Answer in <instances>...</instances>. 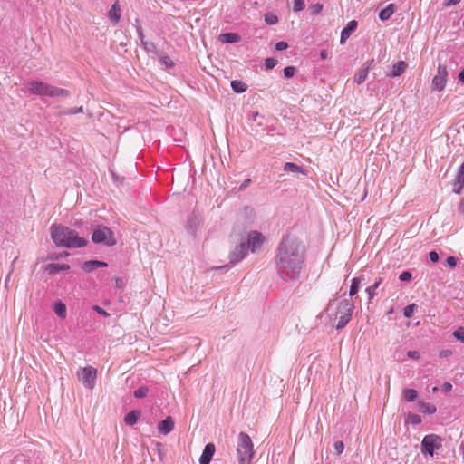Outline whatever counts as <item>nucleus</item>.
Wrapping results in <instances>:
<instances>
[{"mask_svg": "<svg viewBox=\"0 0 464 464\" xmlns=\"http://www.w3.org/2000/svg\"><path fill=\"white\" fill-rule=\"evenodd\" d=\"M140 417L139 411H131L125 415L124 421L127 425H134Z\"/></svg>", "mask_w": 464, "mask_h": 464, "instance_id": "393cba45", "label": "nucleus"}, {"mask_svg": "<svg viewBox=\"0 0 464 464\" xmlns=\"http://www.w3.org/2000/svg\"><path fill=\"white\" fill-rule=\"evenodd\" d=\"M446 265L450 268H454L457 266V259L454 256H449L446 259Z\"/></svg>", "mask_w": 464, "mask_h": 464, "instance_id": "a18cd8bd", "label": "nucleus"}, {"mask_svg": "<svg viewBox=\"0 0 464 464\" xmlns=\"http://www.w3.org/2000/svg\"><path fill=\"white\" fill-rule=\"evenodd\" d=\"M77 376L85 388L92 390L96 383L97 370L92 366L81 367L77 371Z\"/></svg>", "mask_w": 464, "mask_h": 464, "instance_id": "0eeeda50", "label": "nucleus"}, {"mask_svg": "<svg viewBox=\"0 0 464 464\" xmlns=\"http://www.w3.org/2000/svg\"><path fill=\"white\" fill-rule=\"evenodd\" d=\"M459 210L462 215H464V197L459 204Z\"/></svg>", "mask_w": 464, "mask_h": 464, "instance_id": "bf43d9fd", "label": "nucleus"}, {"mask_svg": "<svg viewBox=\"0 0 464 464\" xmlns=\"http://www.w3.org/2000/svg\"><path fill=\"white\" fill-rule=\"evenodd\" d=\"M148 392H149L148 387L141 386L134 392V397L138 398V399H141V398L146 397L148 395Z\"/></svg>", "mask_w": 464, "mask_h": 464, "instance_id": "f704fd0d", "label": "nucleus"}, {"mask_svg": "<svg viewBox=\"0 0 464 464\" xmlns=\"http://www.w3.org/2000/svg\"><path fill=\"white\" fill-rule=\"evenodd\" d=\"M10 276H11V273L7 276V278L5 279V284H7V282H9Z\"/></svg>", "mask_w": 464, "mask_h": 464, "instance_id": "0e129e2a", "label": "nucleus"}, {"mask_svg": "<svg viewBox=\"0 0 464 464\" xmlns=\"http://www.w3.org/2000/svg\"><path fill=\"white\" fill-rule=\"evenodd\" d=\"M320 57H321V59H322V60H325V59H327V57H328V53H327V51H326V50H322V51L320 52Z\"/></svg>", "mask_w": 464, "mask_h": 464, "instance_id": "4d7b16f0", "label": "nucleus"}, {"mask_svg": "<svg viewBox=\"0 0 464 464\" xmlns=\"http://www.w3.org/2000/svg\"><path fill=\"white\" fill-rule=\"evenodd\" d=\"M70 266L66 264L52 263L47 265L45 270L49 275H55L63 271H68Z\"/></svg>", "mask_w": 464, "mask_h": 464, "instance_id": "dca6fc26", "label": "nucleus"}, {"mask_svg": "<svg viewBox=\"0 0 464 464\" xmlns=\"http://www.w3.org/2000/svg\"><path fill=\"white\" fill-rule=\"evenodd\" d=\"M412 276H411V273L409 272V271H404L402 272L400 276H399V279L401 281H410L411 279Z\"/></svg>", "mask_w": 464, "mask_h": 464, "instance_id": "79ce46f5", "label": "nucleus"}, {"mask_svg": "<svg viewBox=\"0 0 464 464\" xmlns=\"http://www.w3.org/2000/svg\"><path fill=\"white\" fill-rule=\"evenodd\" d=\"M82 112H83L82 106L75 108V109H70L67 111H65L64 114L73 115V114L82 113Z\"/></svg>", "mask_w": 464, "mask_h": 464, "instance_id": "c03bdc74", "label": "nucleus"}, {"mask_svg": "<svg viewBox=\"0 0 464 464\" xmlns=\"http://www.w3.org/2000/svg\"><path fill=\"white\" fill-rule=\"evenodd\" d=\"M334 446L335 451L338 454H342L343 452V450H344V444L343 443V441H336Z\"/></svg>", "mask_w": 464, "mask_h": 464, "instance_id": "37998d69", "label": "nucleus"}, {"mask_svg": "<svg viewBox=\"0 0 464 464\" xmlns=\"http://www.w3.org/2000/svg\"><path fill=\"white\" fill-rule=\"evenodd\" d=\"M109 18L114 24H117L121 20V8L119 2L116 1L109 11Z\"/></svg>", "mask_w": 464, "mask_h": 464, "instance_id": "f3484780", "label": "nucleus"}, {"mask_svg": "<svg viewBox=\"0 0 464 464\" xmlns=\"http://www.w3.org/2000/svg\"><path fill=\"white\" fill-rule=\"evenodd\" d=\"M215 453V445L208 443L199 458V464H209Z\"/></svg>", "mask_w": 464, "mask_h": 464, "instance_id": "4468645a", "label": "nucleus"}, {"mask_svg": "<svg viewBox=\"0 0 464 464\" xmlns=\"http://www.w3.org/2000/svg\"><path fill=\"white\" fill-rule=\"evenodd\" d=\"M16 260H17V257H14V260L13 261V263H14ZM12 266H14V264H12Z\"/></svg>", "mask_w": 464, "mask_h": 464, "instance_id": "338daca9", "label": "nucleus"}, {"mask_svg": "<svg viewBox=\"0 0 464 464\" xmlns=\"http://www.w3.org/2000/svg\"><path fill=\"white\" fill-rule=\"evenodd\" d=\"M51 237L57 246L66 248H80L88 244V240L79 237L78 233L63 225H52Z\"/></svg>", "mask_w": 464, "mask_h": 464, "instance_id": "f03ea898", "label": "nucleus"}, {"mask_svg": "<svg viewBox=\"0 0 464 464\" xmlns=\"http://www.w3.org/2000/svg\"><path fill=\"white\" fill-rule=\"evenodd\" d=\"M448 78L447 67L444 64H439L437 74L432 79V90L442 91L445 88Z\"/></svg>", "mask_w": 464, "mask_h": 464, "instance_id": "1a4fd4ad", "label": "nucleus"}, {"mask_svg": "<svg viewBox=\"0 0 464 464\" xmlns=\"http://www.w3.org/2000/svg\"><path fill=\"white\" fill-rule=\"evenodd\" d=\"M454 181L459 184V187H464V162L459 166Z\"/></svg>", "mask_w": 464, "mask_h": 464, "instance_id": "c756f323", "label": "nucleus"}, {"mask_svg": "<svg viewBox=\"0 0 464 464\" xmlns=\"http://www.w3.org/2000/svg\"><path fill=\"white\" fill-rule=\"evenodd\" d=\"M417 309V305L415 304H411L404 307L403 315L405 318H411Z\"/></svg>", "mask_w": 464, "mask_h": 464, "instance_id": "2f4dec72", "label": "nucleus"}, {"mask_svg": "<svg viewBox=\"0 0 464 464\" xmlns=\"http://www.w3.org/2000/svg\"><path fill=\"white\" fill-rule=\"evenodd\" d=\"M443 389L445 392H450L452 389V385L450 382H446L443 385Z\"/></svg>", "mask_w": 464, "mask_h": 464, "instance_id": "13d9d810", "label": "nucleus"}, {"mask_svg": "<svg viewBox=\"0 0 464 464\" xmlns=\"http://www.w3.org/2000/svg\"><path fill=\"white\" fill-rule=\"evenodd\" d=\"M463 26H464V20H463Z\"/></svg>", "mask_w": 464, "mask_h": 464, "instance_id": "774afa93", "label": "nucleus"}, {"mask_svg": "<svg viewBox=\"0 0 464 464\" xmlns=\"http://www.w3.org/2000/svg\"><path fill=\"white\" fill-rule=\"evenodd\" d=\"M396 6L394 4L388 5L384 9L379 13V18L381 21H387L395 13Z\"/></svg>", "mask_w": 464, "mask_h": 464, "instance_id": "6ab92c4d", "label": "nucleus"}, {"mask_svg": "<svg viewBox=\"0 0 464 464\" xmlns=\"http://www.w3.org/2000/svg\"><path fill=\"white\" fill-rule=\"evenodd\" d=\"M382 277H378L375 282L368 286L366 289H365V292L367 293L368 295V299L369 301L371 302L373 297L376 295V290L377 288L380 286V285L382 284Z\"/></svg>", "mask_w": 464, "mask_h": 464, "instance_id": "b1692460", "label": "nucleus"}, {"mask_svg": "<svg viewBox=\"0 0 464 464\" xmlns=\"http://www.w3.org/2000/svg\"><path fill=\"white\" fill-rule=\"evenodd\" d=\"M305 6L304 0H294L293 2V11L294 12H300L302 11Z\"/></svg>", "mask_w": 464, "mask_h": 464, "instance_id": "c9c22d12", "label": "nucleus"}, {"mask_svg": "<svg viewBox=\"0 0 464 464\" xmlns=\"http://www.w3.org/2000/svg\"><path fill=\"white\" fill-rule=\"evenodd\" d=\"M247 254L246 243H240L229 255V261L232 265L240 262Z\"/></svg>", "mask_w": 464, "mask_h": 464, "instance_id": "9b49d317", "label": "nucleus"}, {"mask_svg": "<svg viewBox=\"0 0 464 464\" xmlns=\"http://www.w3.org/2000/svg\"><path fill=\"white\" fill-rule=\"evenodd\" d=\"M249 182H250V179L246 180L244 187H246L247 185V183H249Z\"/></svg>", "mask_w": 464, "mask_h": 464, "instance_id": "69168bd1", "label": "nucleus"}, {"mask_svg": "<svg viewBox=\"0 0 464 464\" xmlns=\"http://www.w3.org/2000/svg\"><path fill=\"white\" fill-rule=\"evenodd\" d=\"M452 354V352L450 350H443L440 353V357H448Z\"/></svg>", "mask_w": 464, "mask_h": 464, "instance_id": "864d4df0", "label": "nucleus"}, {"mask_svg": "<svg viewBox=\"0 0 464 464\" xmlns=\"http://www.w3.org/2000/svg\"><path fill=\"white\" fill-rule=\"evenodd\" d=\"M406 420L413 425H417L421 422V417L415 413H409Z\"/></svg>", "mask_w": 464, "mask_h": 464, "instance_id": "72a5a7b5", "label": "nucleus"}, {"mask_svg": "<svg viewBox=\"0 0 464 464\" xmlns=\"http://www.w3.org/2000/svg\"><path fill=\"white\" fill-rule=\"evenodd\" d=\"M136 31H137V34H138L139 39L140 38H144V34H143L141 26L138 25L136 27Z\"/></svg>", "mask_w": 464, "mask_h": 464, "instance_id": "5fc2aeb1", "label": "nucleus"}, {"mask_svg": "<svg viewBox=\"0 0 464 464\" xmlns=\"http://www.w3.org/2000/svg\"><path fill=\"white\" fill-rule=\"evenodd\" d=\"M364 281L363 276L353 277L351 282L349 295L354 296L357 295L361 284Z\"/></svg>", "mask_w": 464, "mask_h": 464, "instance_id": "5701e85b", "label": "nucleus"}, {"mask_svg": "<svg viewBox=\"0 0 464 464\" xmlns=\"http://www.w3.org/2000/svg\"><path fill=\"white\" fill-rule=\"evenodd\" d=\"M284 170L289 171V172H299L302 174H306L302 167H300L299 165L293 163V162H286L284 165Z\"/></svg>", "mask_w": 464, "mask_h": 464, "instance_id": "c85d7f7f", "label": "nucleus"}, {"mask_svg": "<svg viewBox=\"0 0 464 464\" xmlns=\"http://www.w3.org/2000/svg\"><path fill=\"white\" fill-rule=\"evenodd\" d=\"M464 187H459V184H456L454 182V188H453V192L456 193V194H460L462 189H463Z\"/></svg>", "mask_w": 464, "mask_h": 464, "instance_id": "603ef678", "label": "nucleus"}, {"mask_svg": "<svg viewBox=\"0 0 464 464\" xmlns=\"http://www.w3.org/2000/svg\"><path fill=\"white\" fill-rule=\"evenodd\" d=\"M306 256L304 244L294 235H285L279 242L275 256L276 273L285 282L300 277Z\"/></svg>", "mask_w": 464, "mask_h": 464, "instance_id": "f257e3e1", "label": "nucleus"}, {"mask_svg": "<svg viewBox=\"0 0 464 464\" xmlns=\"http://www.w3.org/2000/svg\"><path fill=\"white\" fill-rule=\"evenodd\" d=\"M323 7H324V5L322 4L317 3V4L311 5L309 9H310L311 14L315 15V14H319L322 12Z\"/></svg>", "mask_w": 464, "mask_h": 464, "instance_id": "e433bc0d", "label": "nucleus"}, {"mask_svg": "<svg viewBox=\"0 0 464 464\" xmlns=\"http://www.w3.org/2000/svg\"><path fill=\"white\" fill-rule=\"evenodd\" d=\"M403 398L408 402H413L418 398V392L414 389H406L403 391Z\"/></svg>", "mask_w": 464, "mask_h": 464, "instance_id": "bb28decb", "label": "nucleus"}, {"mask_svg": "<svg viewBox=\"0 0 464 464\" xmlns=\"http://www.w3.org/2000/svg\"><path fill=\"white\" fill-rule=\"evenodd\" d=\"M295 73V68L294 66H287L284 69V76L285 78H291Z\"/></svg>", "mask_w": 464, "mask_h": 464, "instance_id": "58836bf2", "label": "nucleus"}, {"mask_svg": "<svg viewBox=\"0 0 464 464\" xmlns=\"http://www.w3.org/2000/svg\"><path fill=\"white\" fill-rule=\"evenodd\" d=\"M460 2V0H445L444 6H451L456 5Z\"/></svg>", "mask_w": 464, "mask_h": 464, "instance_id": "3c124183", "label": "nucleus"}, {"mask_svg": "<svg viewBox=\"0 0 464 464\" xmlns=\"http://www.w3.org/2000/svg\"><path fill=\"white\" fill-rule=\"evenodd\" d=\"M231 88L237 93H242L246 91L247 85L242 81H232Z\"/></svg>", "mask_w": 464, "mask_h": 464, "instance_id": "cd10ccee", "label": "nucleus"}, {"mask_svg": "<svg viewBox=\"0 0 464 464\" xmlns=\"http://www.w3.org/2000/svg\"><path fill=\"white\" fill-rule=\"evenodd\" d=\"M241 37L237 33H224L219 35V41L224 44L238 43Z\"/></svg>", "mask_w": 464, "mask_h": 464, "instance_id": "a211bd4d", "label": "nucleus"}, {"mask_svg": "<svg viewBox=\"0 0 464 464\" xmlns=\"http://www.w3.org/2000/svg\"><path fill=\"white\" fill-rule=\"evenodd\" d=\"M174 420L171 417H167L165 420L160 422L159 430L161 434L167 435L174 429Z\"/></svg>", "mask_w": 464, "mask_h": 464, "instance_id": "2eb2a0df", "label": "nucleus"}, {"mask_svg": "<svg viewBox=\"0 0 464 464\" xmlns=\"http://www.w3.org/2000/svg\"><path fill=\"white\" fill-rule=\"evenodd\" d=\"M257 116H258V113H257V112L254 113V114H253V116H252V117H253V120H256V118Z\"/></svg>", "mask_w": 464, "mask_h": 464, "instance_id": "680f3d73", "label": "nucleus"}, {"mask_svg": "<svg viewBox=\"0 0 464 464\" xmlns=\"http://www.w3.org/2000/svg\"><path fill=\"white\" fill-rule=\"evenodd\" d=\"M92 240L95 244H104L108 246L116 245L114 233L111 228L105 226H97L92 235Z\"/></svg>", "mask_w": 464, "mask_h": 464, "instance_id": "39448f33", "label": "nucleus"}, {"mask_svg": "<svg viewBox=\"0 0 464 464\" xmlns=\"http://www.w3.org/2000/svg\"><path fill=\"white\" fill-rule=\"evenodd\" d=\"M140 43H141V44H142V45H143V42H147V41L145 40V37H144V38H140Z\"/></svg>", "mask_w": 464, "mask_h": 464, "instance_id": "e2e57ef3", "label": "nucleus"}, {"mask_svg": "<svg viewBox=\"0 0 464 464\" xmlns=\"http://www.w3.org/2000/svg\"><path fill=\"white\" fill-rule=\"evenodd\" d=\"M459 82L464 83V69L458 75Z\"/></svg>", "mask_w": 464, "mask_h": 464, "instance_id": "6e6d98bb", "label": "nucleus"}, {"mask_svg": "<svg viewBox=\"0 0 464 464\" xmlns=\"http://www.w3.org/2000/svg\"><path fill=\"white\" fill-rule=\"evenodd\" d=\"M53 312L61 319L66 318V315H67L66 305L63 302L59 301L56 304H54Z\"/></svg>", "mask_w": 464, "mask_h": 464, "instance_id": "a878e982", "label": "nucleus"}, {"mask_svg": "<svg viewBox=\"0 0 464 464\" xmlns=\"http://www.w3.org/2000/svg\"><path fill=\"white\" fill-rule=\"evenodd\" d=\"M407 67H408V65L404 61H400V62L396 63L395 64H393L390 75L392 77H398V76L401 75L406 71Z\"/></svg>", "mask_w": 464, "mask_h": 464, "instance_id": "aec40b11", "label": "nucleus"}, {"mask_svg": "<svg viewBox=\"0 0 464 464\" xmlns=\"http://www.w3.org/2000/svg\"><path fill=\"white\" fill-rule=\"evenodd\" d=\"M142 46L147 52H155L156 51V46L152 42H150V41L143 42Z\"/></svg>", "mask_w": 464, "mask_h": 464, "instance_id": "a19ab883", "label": "nucleus"}, {"mask_svg": "<svg viewBox=\"0 0 464 464\" xmlns=\"http://www.w3.org/2000/svg\"><path fill=\"white\" fill-rule=\"evenodd\" d=\"M121 279L117 278V279H116V285H117V286H120V285H121Z\"/></svg>", "mask_w": 464, "mask_h": 464, "instance_id": "052dcab7", "label": "nucleus"}, {"mask_svg": "<svg viewBox=\"0 0 464 464\" xmlns=\"http://www.w3.org/2000/svg\"><path fill=\"white\" fill-rule=\"evenodd\" d=\"M358 23L355 20L348 22L346 26L342 30L340 36V44H344L351 34L357 29Z\"/></svg>", "mask_w": 464, "mask_h": 464, "instance_id": "f8f14e48", "label": "nucleus"}, {"mask_svg": "<svg viewBox=\"0 0 464 464\" xmlns=\"http://www.w3.org/2000/svg\"><path fill=\"white\" fill-rule=\"evenodd\" d=\"M264 18L265 22L269 25H274L278 23V17L272 13L266 14Z\"/></svg>", "mask_w": 464, "mask_h": 464, "instance_id": "473e14b6", "label": "nucleus"}, {"mask_svg": "<svg viewBox=\"0 0 464 464\" xmlns=\"http://www.w3.org/2000/svg\"><path fill=\"white\" fill-rule=\"evenodd\" d=\"M430 260L433 263H436L439 261V254L436 251H431L429 254Z\"/></svg>", "mask_w": 464, "mask_h": 464, "instance_id": "09e8293b", "label": "nucleus"}, {"mask_svg": "<svg viewBox=\"0 0 464 464\" xmlns=\"http://www.w3.org/2000/svg\"><path fill=\"white\" fill-rule=\"evenodd\" d=\"M441 438L436 434L426 435L421 441V451L433 457L435 449L441 446Z\"/></svg>", "mask_w": 464, "mask_h": 464, "instance_id": "6e6552de", "label": "nucleus"}, {"mask_svg": "<svg viewBox=\"0 0 464 464\" xmlns=\"http://www.w3.org/2000/svg\"><path fill=\"white\" fill-rule=\"evenodd\" d=\"M287 47H288L287 43L286 42H283V41L278 42L276 44V51H284V50L287 49Z\"/></svg>", "mask_w": 464, "mask_h": 464, "instance_id": "49530a36", "label": "nucleus"}, {"mask_svg": "<svg viewBox=\"0 0 464 464\" xmlns=\"http://www.w3.org/2000/svg\"><path fill=\"white\" fill-rule=\"evenodd\" d=\"M24 91L29 94L41 97H69L70 92L66 89L59 88L40 80L29 81L24 84Z\"/></svg>", "mask_w": 464, "mask_h": 464, "instance_id": "7ed1b4c3", "label": "nucleus"}, {"mask_svg": "<svg viewBox=\"0 0 464 464\" xmlns=\"http://www.w3.org/2000/svg\"><path fill=\"white\" fill-rule=\"evenodd\" d=\"M408 357L418 360L420 358V353L417 351H409L407 353Z\"/></svg>", "mask_w": 464, "mask_h": 464, "instance_id": "8fccbe9b", "label": "nucleus"}, {"mask_svg": "<svg viewBox=\"0 0 464 464\" xmlns=\"http://www.w3.org/2000/svg\"><path fill=\"white\" fill-rule=\"evenodd\" d=\"M373 59L371 60V61H368L367 63H365L362 67L361 69L359 70V72L355 74L354 76V82L357 83V84H362L368 77V74H369V71L372 67V64L373 63Z\"/></svg>", "mask_w": 464, "mask_h": 464, "instance_id": "ddd939ff", "label": "nucleus"}, {"mask_svg": "<svg viewBox=\"0 0 464 464\" xmlns=\"http://www.w3.org/2000/svg\"><path fill=\"white\" fill-rule=\"evenodd\" d=\"M354 309V304L347 299L340 302L338 306V323L336 329H343L351 320Z\"/></svg>", "mask_w": 464, "mask_h": 464, "instance_id": "423d86ee", "label": "nucleus"}, {"mask_svg": "<svg viewBox=\"0 0 464 464\" xmlns=\"http://www.w3.org/2000/svg\"><path fill=\"white\" fill-rule=\"evenodd\" d=\"M107 264L102 261L91 260L83 263V269L87 272H92L98 267H106Z\"/></svg>", "mask_w": 464, "mask_h": 464, "instance_id": "4be33fe9", "label": "nucleus"}, {"mask_svg": "<svg viewBox=\"0 0 464 464\" xmlns=\"http://www.w3.org/2000/svg\"><path fill=\"white\" fill-rule=\"evenodd\" d=\"M160 63L166 69L172 68L174 66L173 61L167 55L160 56Z\"/></svg>", "mask_w": 464, "mask_h": 464, "instance_id": "7c9ffc66", "label": "nucleus"}, {"mask_svg": "<svg viewBox=\"0 0 464 464\" xmlns=\"http://www.w3.org/2000/svg\"><path fill=\"white\" fill-rule=\"evenodd\" d=\"M237 455L238 464H251L254 457V444L246 432L238 434Z\"/></svg>", "mask_w": 464, "mask_h": 464, "instance_id": "20e7f679", "label": "nucleus"}, {"mask_svg": "<svg viewBox=\"0 0 464 464\" xmlns=\"http://www.w3.org/2000/svg\"><path fill=\"white\" fill-rule=\"evenodd\" d=\"M453 336L461 343H464V327H459L454 331Z\"/></svg>", "mask_w": 464, "mask_h": 464, "instance_id": "4c0bfd02", "label": "nucleus"}, {"mask_svg": "<svg viewBox=\"0 0 464 464\" xmlns=\"http://www.w3.org/2000/svg\"><path fill=\"white\" fill-rule=\"evenodd\" d=\"M419 411L424 414L431 415L434 414L437 411L435 405L430 402L419 401L418 402Z\"/></svg>", "mask_w": 464, "mask_h": 464, "instance_id": "412c9836", "label": "nucleus"}, {"mask_svg": "<svg viewBox=\"0 0 464 464\" xmlns=\"http://www.w3.org/2000/svg\"><path fill=\"white\" fill-rule=\"evenodd\" d=\"M92 309L102 316L108 317L110 315L104 309L98 305H94Z\"/></svg>", "mask_w": 464, "mask_h": 464, "instance_id": "de8ad7c7", "label": "nucleus"}, {"mask_svg": "<svg viewBox=\"0 0 464 464\" xmlns=\"http://www.w3.org/2000/svg\"><path fill=\"white\" fill-rule=\"evenodd\" d=\"M264 241L265 237L260 232L251 231L248 233L246 246L254 253L262 246Z\"/></svg>", "mask_w": 464, "mask_h": 464, "instance_id": "9d476101", "label": "nucleus"}, {"mask_svg": "<svg viewBox=\"0 0 464 464\" xmlns=\"http://www.w3.org/2000/svg\"><path fill=\"white\" fill-rule=\"evenodd\" d=\"M277 64V60L275 58H266L265 60V66L266 69H273Z\"/></svg>", "mask_w": 464, "mask_h": 464, "instance_id": "ea45409f", "label": "nucleus"}]
</instances>
